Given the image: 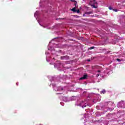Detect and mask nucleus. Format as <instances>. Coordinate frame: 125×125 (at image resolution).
<instances>
[{
  "label": "nucleus",
  "instance_id": "obj_1",
  "mask_svg": "<svg viewBox=\"0 0 125 125\" xmlns=\"http://www.w3.org/2000/svg\"><path fill=\"white\" fill-rule=\"evenodd\" d=\"M91 4V6H93L94 8H97V2L95 1V0H93V1H91L89 3Z\"/></svg>",
  "mask_w": 125,
  "mask_h": 125
},
{
  "label": "nucleus",
  "instance_id": "obj_2",
  "mask_svg": "<svg viewBox=\"0 0 125 125\" xmlns=\"http://www.w3.org/2000/svg\"><path fill=\"white\" fill-rule=\"evenodd\" d=\"M80 106H81L82 108H84V107L87 106V102H86V101H82L80 103Z\"/></svg>",
  "mask_w": 125,
  "mask_h": 125
},
{
  "label": "nucleus",
  "instance_id": "obj_3",
  "mask_svg": "<svg viewBox=\"0 0 125 125\" xmlns=\"http://www.w3.org/2000/svg\"><path fill=\"white\" fill-rule=\"evenodd\" d=\"M86 77H87V75L86 74H85L83 75V77L80 78V80H85L86 79Z\"/></svg>",
  "mask_w": 125,
  "mask_h": 125
},
{
  "label": "nucleus",
  "instance_id": "obj_4",
  "mask_svg": "<svg viewBox=\"0 0 125 125\" xmlns=\"http://www.w3.org/2000/svg\"><path fill=\"white\" fill-rule=\"evenodd\" d=\"M72 11H73V12H77V10L76 9V7H74L71 9Z\"/></svg>",
  "mask_w": 125,
  "mask_h": 125
},
{
  "label": "nucleus",
  "instance_id": "obj_5",
  "mask_svg": "<svg viewBox=\"0 0 125 125\" xmlns=\"http://www.w3.org/2000/svg\"><path fill=\"white\" fill-rule=\"evenodd\" d=\"M106 93V91L105 90H104L101 92V93H103L104 94Z\"/></svg>",
  "mask_w": 125,
  "mask_h": 125
},
{
  "label": "nucleus",
  "instance_id": "obj_6",
  "mask_svg": "<svg viewBox=\"0 0 125 125\" xmlns=\"http://www.w3.org/2000/svg\"><path fill=\"white\" fill-rule=\"evenodd\" d=\"M108 8H109V9H110V10H112V7H111V6H109V7H108Z\"/></svg>",
  "mask_w": 125,
  "mask_h": 125
},
{
  "label": "nucleus",
  "instance_id": "obj_7",
  "mask_svg": "<svg viewBox=\"0 0 125 125\" xmlns=\"http://www.w3.org/2000/svg\"><path fill=\"white\" fill-rule=\"evenodd\" d=\"M95 68H96V69H99V66H95Z\"/></svg>",
  "mask_w": 125,
  "mask_h": 125
},
{
  "label": "nucleus",
  "instance_id": "obj_8",
  "mask_svg": "<svg viewBox=\"0 0 125 125\" xmlns=\"http://www.w3.org/2000/svg\"><path fill=\"white\" fill-rule=\"evenodd\" d=\"M94 48V47H91L89 48V49H93Z\"/></svg>",
  "mask_w": 125,
  "mask_h": 125
},
{
  "label": "nucleus",
  "instance_id": "obj_9",
  "mask_svg": "<svg viewBox=\"0 0 125 125\" xmlns=\"http://www.w3.org/2000/svg\"><path fill=\"white\" fill-rule=\"evenodd\" d=\"M76 12H77V13H80V10H76Z\"/></svg>",
  "mask_w": 125,
  "mask_h": 125
},
{
  "label": "nucleus",
  "instance_id": "obj_10",
  "mask_svg": "<svg viewBox=\"0 0 125 125\" xmlns=\"http://www.w3.org/2000/svg\"><path fill=\"white\" fill-rule=\"evenodd\" d=\"M61 105H62V106L64 105V103H61Z\"/></svg>",
  "mask_w": 125,
  "mask_h": 125
},
{
  "label": "nucleus",
  "instance_id": "obj_11",
  "mask_svg": "<svg viewBox=\"0 0 125 125\" xmlns=\"http://www.w3.org/2000/svg\"><path fill=\"white\" fill-rule=\"evenodd\" d=\"M117 61H119V62L121 61V60L120 59H117Z\"/></svg>",
  "mask_w": 125,
  "mask_h": 125
},
{
  "label": "nucleus",
  "instance_id": "obj_12",
  "mask_svg": "<svg viewBox=\"0 0 125 125\" xmlns=\"http://www.w3.org/2000/svg\"><path fill=\"white\" fill-rule=\"evenodd\" d=\"M114 10V11H115V12H117V11H118L117 10Z\"/></svg>",
  "mask_w": 125,
  "mask_h": 125
},
{
  "label": "nucleus",
  "instance_id": "obj_13",
  "mask_svg": "<svg viewBox=\"0 0 125 125\" xmlns=\"http://www.w3.org/2000/svg\"><path fill=\"white\" fill-rule=\"evenodd\" d=\"M96 76L97 77H99V74H97Z\"/></svg>",
  "mask_w": 125,
  "mask_h": 125
},
{
  "label": "nucleus",
  "instance_id": "obj_14",
  "mask_svg": "<svg viewBox=\"0 0 125 125\" xmlns=\"http://www.w3.org/2000/svg\"><path fill=\"white\" fill-rule=\"evenodd\" d=\"M71 1H76L75 0H71Z\"/></svg>",
  "mask_w": 125,
  "mask_h": 125
},
{
  "label": "nucleus",
  "instance_id": "obj_15",
  "mask_svg": "<svg viewBox=\"0 0 125 125\" xmlns=\"http://www.w3.org/2000/svg\"><path fill=\"white\" fill-rule=\"evenodd\" d=\"M98 73L100 72V70L98 71Z\"/></svg>",
  "mask_w": 125,
  "mask_h": 125
},
{
  "label": "nucleus",
  "instance_id": "obj_16",
  "mask_svg": "<svg viewBox=\"0 0 125 125\" xmlns=\"http://www.w3.org/2000/svg\"><path fill=\"white\" fill-rule=\"evenodd\" d=\"M88 61H90V60H88Z\"/></svg>",
  "mask_w": 125,
  "mask_h": 125
},
{
  "label": "nucleus",
  "instance_id": "obj_17",
  "mask_svg": "<svg viewBox=\"0 0 125 125\" xmlns=\"http://www.w3.org/2000/svg\"><path fill=\"white\" fill-rule=\"evenodd\" d=\"M16 84H18V83H16Z\"/></svg>",
  "mask_w": 125,
  "mask_h": 125
},
{
  "label": "nucleus",
  "instance_id": "obj_18",
  "mask_svg": "<svg viewBox=\"0 0 125 125\" xmlns=\"http://www.w3.org/2000/svg\"><path fill=\"white\" fill-rule=\"evenodd\" d=\"M76 4L75 3V5H76Z\"/></svg>",
  "mask_w": 125,
  "mask_h": 125
}]
</instances>
